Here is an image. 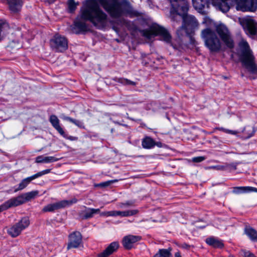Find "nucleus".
Segmentation results:
<instances>
[{
    "label": "nucleus",
    "instance_id": "obj_1",
    "mask_svg": "<svg viewBox=\"0 0 257 257\" xmlns=\"http://www.w3.org/2000/svg\"><path fill=\"white\" fill-rule=\"evenodd\" d=\"M98 2L114 18L122 16L134 18L142 16V13L135 10L128 0H87L81 9V18L88 20L99 29L108 26L112 22L101 10Z\"/></svg>",
    "mask_w": 257,
    "mask_h": 257
},
{
    "label": "nucleus",
    "instance_id": "obj_2",
    "mask_svg": "<svg viewBox=\"0 0 257 257\" xmlns=\"http://www.w3.org/2000/svg\"><path fill=\"white\" fill-rule=\"evenodd\" d=\"M201 37L204 42L205 46L211 52H218L221 50V41L229 49L234 46L230 31L223 24L216 26L215 31L209 28L203 29L201 32Z\"/></svg>",
    "mask_w": 257,
    "mask_h": 257
},
{
    "label": "nucleus",
    "instance_id": "obj_3",
    "mask_svg": "<svg viewBox=\"0 0 257 257\" xmlns=\"http://www.w3.org/2000/svg\"><path fill=\"white\" fill-rule=\"evenodd\" d=\"M188 4V10L186 11H183L182 9V6L183 5L181 4L180 3H177L179 5L178 9L173 8L172 6V10L171 11V13L172 15V19L174 20H178V18H179V20L180 21L181 18L183 19V24L182 26L179 29L177 30V33L178 35H183V34L182 31H184V33L187 35H190L194 29L198 27V23L196 19V18L192 16L186 15V13L188 12L189 10V4L188 2L185 0Z\"/></svg>",
    "mask_w": 257,
    "mask_h": 257
},
{
    "label": "nucleus",
    "instance_id": "obj_4",
    "mask_svg": "<svg viewBox=\"0 0 257 257\" xmlns=\"http://www.w3.org/2000/svg\"><path fill=\"white\" fill-rule=\"evenodd\" d=\"M238 45L240 49L239 59L243 66L252 74L249 76L250 79L257 78V65L255 63L254 57L247 43L244 40H241Z\"/></svg>",
    "mask_w": 257,
    "mask_h": 257
},
{
    "label": "nucleus",
    "instance_id": "obj_5",
    "mask_svg": "<svg viewBox=\"0 0 257 257\" xmlns=\"http://www.w3.org/2000/svg\"><path fill=\"white\" fill-rule=\"evenodd\" d=\"M143 35L148 39L159 35L162 40L170 45L174 49H177L176 46L174 45L172 42V37L170 34L166 29L160 26L154 25L149 30H143Z\"/></svg>",
    "mask_w": 257,
    "mask_h": 257
},
{
    "label": "nucleus",
    "instance_id": "obj_6",
    "mask_svg": "<svg viewBox=\"0 0 257 257\" xmlns=\"http://www.w3.org/2000/svg\"><path fill=\"white\" fill-rule=\"evenodd\" d=\"M30 220L28 217L22 218L18 223L12 225L7 229L8 233L13 237L19 236L22 230L28 227Z\"/></svg>",
    "mask_w": 257,
    "mask_h": 257
},
{
    "label": "nucleus",
    "instance_id": "obj_7",
    "mask_svg": "<svg viewBox=\"0 0 257 257\" xmlns=\"http://www.w3.org/2000/svg\"><path fill=\"white\" fill-rule=\"evenodd\" d=\"M50 46L54 51L63 52L68 48V41L65 37L57 34L50 40Z\"/></svg>",
    "mask_w": 257,
    "mask_h": 257
},
{
    "label": "nucleus",
    "instance_id": "obj_8",
    "mask_svg": "<svg viewBox=\"0 0 257 257\" xmlns=\"http://www.w3.org/2000/svg\"><path fill=\"white\" fill-rule=\"evenodd\" d=\"M77 199L73 198L71 200H63L45 206L42 209L43 212H52L55 210L70 206L77 203Z\"/></svg>",
    "mask_w": 257,
    "mask_h": 257
},
{
    "label": "nucleus",
    "instance_id": "obj_9",
    "mask_svg": "<svg viewBox=\"0 0 257 257\" xmlns=\"http://www.w3.org/2000/svg\"><path fill=\"white\" fill-rule=\"evenodd\" d=\"M240 24L245 32L250 36H254L256 33L257 23L250 17L239 18Z\"/></svg>",
    "mask_w": 257,
    "mask_h": 257
},
{
    "label": "nucleus",
    "instance_id": "obj_10",
    "mask_svg": "<svg viewBox=\"0 0 257 257\" xmlns=\"http://www.w3.org/2000/svg\"><path fill=\"white\" fill-rule=\"evenodd\" d=\"M38 194V191H33L26 193L10 199L14 207L21 205L26 201L34 198Z\"/></svg>",
    "mask_w": 257,
    "mask_h": 257
},
{
    "label": "nucleus",
    "instance_id": "obj_11",
    "mask_svg": "<svg viewBox=\"0 0 257 257\" xmlns=\"http://www.w3.org/2000/svg\"><path fill=\"white\" fill-rule=\"evenodd\" d=\"M82 243V236L81 233L75 231L70 233L68 236V242L67 249L78 248Z\"/></svg>",
    "mask_w": 257,
    "mask_h": 257
},
{
    "label": "nucleus",
    "instance_id": "obj_12",
    "mask_svg": "<svg viewBox=\"0 0 257 257\" xmlns=\"http://www.w3.org/2000/svg\"><path fill=\"white\" fill-rule=\"evenodd\" d=\"M239 0H211V4L216 9L223 13H226L230 9V6L237 4Z\"/></svg>",
    "mask_w": 257,
    "mask_h": 257
},
{
    "label": "nucleus",
    "instance_id": "obj_13",
    "mask_svg": "<svg viewBox=\"0 0 257 257\" xmlns=\"http://www.w3.org/2000/svg\"><path fill=\"white\" fill-rule=\"evenodd\" d=\"M51 172V169H46L42 171L39 172L30 177H28L23 179L21 182L18 184L17 188L15 189L14 192H17L25 189L30 183V182L44 175L49 173Z\"/></svg>",
    "mask_w": 257,
    "mask_h": 257
},
{
    "label": "nucleus",
    "instance_id": "obj_14",
    "mask_svg": "<svg viewBox=\"0 0 257 257\" xmlns=\"http://www.w3.org/2000/svg\"><path fill=\"white\" fill-rule=\"evenodd\" d=\"M236 9L242 12H254L257 9V0H239Z\"/></svg>",
    "mask_w": 257,
    "mask_h": 257
},
{
    "label": "nucleus",
    "instance_id": "obj_15",
    "mask_svg": "<svg viewBox=\"0 0 257 257\" xmlns=\"http://www.w3.org/2000/svg\"><path fill=\"white\" fill-rule=\"evenodd\" d=\"M141 239L142 237L139 235H126L122 239V245L125 249H130L132 248L133 243L141 240Z\"/></svg>",
    "mask_w": 257,
    "mask_h": 257
},
{
    "label": "nucleus",
    "instance_id": "obj_16",
    "mask_svg": "<svg viewBox=\"0 0 257 257\" xmlns=\"http://www.w3.org/2000/svg\"><path fill=\"white\" fill-rule=\"evenodd\" d=\"M50 122L56 130L64 138H66V134L60 125V121L55 115H52L49 118Z\"/></svg>",
    "mask_w": 257,
    "mask_h": 257
},
{
    "label": "nucleus",
    "instance_id": "obj_17",
    "mask_svg": "<svg viewBox=\"0 0 257 257\" xmlns=\"http://www.w3.org/2000/svg\"><path fill=\"white\" fill-rule=\"evenodd\" d=\"M9 8L13 13H16L19 12L22 8V0H7Z\"/></svg>",
    "mask_w": 257,
    "mask_h": 257
},
{
    "label": "nucleus",
    "instance_id": "obj_18",
    "mask_svg": "<svg viewBox=\"0 0 257 257\" xmlns=\"http://www.w3.org/2000/svg\"><path fill=\"white\" fill-rule=\"evenodd\" d=\"M118 247L119 244L117 242H112L102 252L99 254L98 256L108 257L109 255L115 252L118 249Z\"/></svg>",
    "mask_w": 257,
    "mask_h": 257
},
{
    "label": "nucleus",
    "instance_id": "obj_19",
    "mask_svg": "<svg viewBox=\"0 0 257 257\" xmlns=\"http://www.w3.org/2000/svg\"><path fill=\"white\" fill-rule=\"evenodd\" d=\"M85 209L81 213V216L84 219L92 218L94 214L100 213V209H94L85 207Z\"/></svg>",
    "mask_w": 257,
    "mask_h": 257
},
{
    "label": "nucleus",
    "instance_id": "obj_20",
    "mask_svg": "<svg viewBox=\"0 0 257 257\" xmlns=\"http://www.w3.org/2000/svg\"><path fill=\"white\" fill-rule=\"evenodd\" d=\"M194 8L199 11H202L205 7L211 3V0H192Z\"/></svg>",
    "mask_w": 257,
    "mask_h": 257
},
{
    "label": "nucleus",
    "instance_id": "obj_21",
    "mask_svg": "<svg viewBox=\"0 0 257 257\" xmlns=\"http://www.w3.org/2000/svg\"><path fill=\"white\" fill-rule=\"evenodd\" d=\"M251 192H257V188L250 187H235L233 188L232 192L235 194L246 193Z\"/></svg>",
    "mask_w": 257,
    "mask_h": 257
},
{
    "label": "nucleus",
    "instance_id": "obj_22",
    "mask_svg": "<svg viewBox=\"0 0 257 257\" xmlns=\"http://www.w3.org/2000/svg\"><path fill=\"white\" fill-rule=\"evenodd\" d=\"M206 242L208 245L215 248H222L223 246V244L221 241L213 237L206 238Z\"/></svg>",
    "mask_w": 257,
    "mask_h": 257
},
{
    "label": "nucleus",
    "instance_id": "obj_23",
    "mask_svg": "<svg viewBox=\"0 0 257 257\" xmlns=\"http://www.w3.org/2000/svg\"><path fill=\"white\" fill-rule=\"evenodd\" d=\"M58 160V159L53 156L44 157L43 156H39L36 157L35 162L37 163H49L56 162Z\"/></svg>",
    "mask_w": 257,
    "mask_h": 257
},
{
    "label": "nucleus",
    "instance_id": "obj_24",
    "mask_svg": "<svg viewBox=\"0 0 257 257\" xmlns=\"http://www.w3.org/2000/svg\"><path fill=\"white\" fill-rule=\"evenodd\" d=\"M170 3H171V6L173 7V8L178 9L179 5L177 3H180L181 4L183 5L182 6V9L183 11H186L188 10V4L185 0H169Z\"/></svg>",
    "mask_w": 257,
    "mask_h": 257
},
{
    "label": "nucleus",
    "instance_id": "obj_25",
    "mask_svg": "<svg viewBox=\"0 0 257 257\" xmlns=\"http://www.w3.org/2000/svg\"><path fill=\"white\" fill-rule=\"evenodd\" d=\"M142 145L144 148L151 149L155 146L156 144L152 138L147 137L143 139Z\"/></svg>",
    "mask_w": 257,
    "mask_h": 257
},
{
    "label": "nucleus",
    "instance_id": "obj_26",
    "mask_svg": "<svg viewBox=\"0 0 257 257\" xmlns=\"http://www.w3.org/2000/svg\"><path fill=\"white\" fill-rule=\"evenodd\" d=\"M61 118L64 120L69 121L74 123L75 125H76L79 128H84V125L83 124V123L80 120L73 119L69 116H66L64 114H62L61 115Z\"/></svg>",
    "mask_w": 257,
    "mask_h": 257
},
{
    "label": "nucleus",
    "instance_id": "obj_27",
    "mask_svg": "<svg viewBox=\"0 0 257 257\" xmlns=\"http://www.w3.org/2000/svg\"><path fill=\"white\" fill-rule=\"evenodd\" d=\"M245 233L251 240H257V231L250 227H246L244 229Z\"/></svg>",
    "mask_w": 257,
    "mask_h": 257
},
{
    "label": "nucleus",
    "instance_id": "obj_28",
    "mask_svg": "<svg viewBox=\"0 0 257 257\" xmlns=\"http://www.w3.org/2000/svg\"><path fill=\"white\" fill-rule=\"evenodd\" d=\"M138 213V210L136 209L126 210V211H117V216L121 217H128L133 216Z\"/></svg>",
    "mask_w": 257,
    "mask_h": 257
},
{
    "label": "nucleus",
    "instance_id": "obj_29",
    "mask_svg": "<svg viewBox=\"0 0 257 257\" xmlns=\"http://www.w3.org/2000/svg\"><path fill=\"white\" fill-rule=\"evenodd\" d=\"M115 81L120 83L123 85H130L135 86L136 85L135 82L132 81L124 78H117L115 77L113 79Z\"/></svg>",
    "mask_w": 257,
    "mask_h": 257
},
{
    "label": "nucleus",
    "instance_id": "obj_30",
    "mask_svg": "<svg viewBox=\"0 0 257 257\" xmlns=\"http://www.w3.org/2000/svg\"><path fill=\"white\" fill-rule=\"evenodd\" d=\"M75 26L82 31H86L88 30V26L86 24L80 21L75 22Z\"/></svg>",
    "mask_w": 257,
    "mask_h": 257
},
{
    "label": "nucleus",
    "instance_id": "obj_31",
    "mask_svg": "<svg viewBox=\"0 0 257 257\" xmlns=\"http://www.w3.org/2000/svg\"><path fill=\"white\" fill-rule=\"evenodd\" d=\"M78 5V3H75L74 0H68L67 5H68V10L70 13L73 12L76 8L77 6Z\"/></svg>",
    "mask_w": 257,
    "mask_h": 257
},
{
    "label": "nucleus",
    "instance_id": "obj_32",
    "mask_svg": "<svg viewBox=\"0 0 257 257\" xmlns=\"http://www.w3.org/2000/svg\"><path fill=\"white\" fill-rule=\"evenodd\" d=\"M13 207L14 206L11 200L9 199L0 205V213L3 211L6 210L9 208Z\"/></svg>",
    "mask_w": 257,
    "mask_h": 257
},
{
    "label": "nucleus",
    "instance_id": "obj_33",
    "mask_svg": "<svg viewBox=\"0 0 257 257\" xmlns=\"http://www.w3.org/2000/svg\"><path fill=\"white\" fill-rule=\"evenodd\" d=\"M172 249L169 248L168 249H160L159 252L160 254V257H171V251Z\"/></svg>",
    "mask_w": 257,
    "mask_h": 257
},
{
    "label": "nucleus",
    "instance_id": "obj_34",
    "mask_svg": "<svg viewBox=\"0 0 257 257\" xmlns=\"http://www.w3.org/2000/svg\"><path fill=\"white\" fill-rule=\"evenodd\" d=\"M118 181V180H116V179H115V180H110V181H106L105 182H103V183H100L98 186H101V187H106L109 185H110L111 184L113 183H115V182H116Z\"/></svg>",
    "mask_w": 257,
    "mask_h": 257
},
{
    "label": "nucleus",
    "instance_id": "obj_35",
    "mask_svg": "<svg viewBox=\"0 0 257 257\" xmlns=\"http://www.w3.org/2000/svg\"><path fill=\"white\" fill-rule=\"evenodd\" d=\"M205 159L204 157L199 156L197 157H194L192 158V161L195 163H199L204 161Z\"/></svg>",
    "mask_w": 257,
    "mask_h": 257
},
{
    "label": "nucleus",
    "instance_id": "obj_36",
    "mask_svg": "<svg viewBox=\"0 0 257 257\" xmlns=\"http://www.w3.org/2000/svg\"><path fill=\"white\" fill-rule=\"evenodd\" d=\"M134 203L132 201H127L125 203H122L120 207L121 208L129 207L133 205Z\"/></svg>",
    "mask_w": 257,
    "mask_h": 257
},
{
    "label": "nucleus",
    "instance_id": "obj_37",
    "mask_svg": "<svg viewBox=\"0 0 257 257\" xmlns=\"http://www.w3.org/2000/svg\"><path fill=\"white\" fill-rule=\"evenodd\" d=\"M244 257H256L253 253L250 252L249 251H244Z\"/></svg>",
    "mask_w": 257,
    "mask_h": 257
},
{
    "label": "nucleus",
    "instance_id": "obj_38",
    "mask_svg": "<svg viewBox=\"0 0 257 257\" xmlns=\"http://www.w3.org/2000/svg\"><path fill=\"white\" fill-rule=\"evenodd\" d=\"M226 133L229 134L236 135H237L238 133V132L236 131H232V130H228L227 129V130L226 131Z\"/></svg>",
    "mask_w": 257,
    "mask_h": 257
},
{
    "label": "nucleus",
    "instance_id": "obj_39",
    "mask_svg": "<svg viewBox=\"0 0 257 257\" xmlns=\"http://www.w3.org/2000/svg\"><path fill=\"white\" fill-rule=\"evenodd\" d=\"M109 216H117V211H109Z\"/></svg>",
    "mask_w": 257,
    "mask_h": 257
},
{
    "label": "nucleus",
    "instance_id": "obj_40",
    "mask_svg": "<svg viewBox=\"0 0 257 257\" xmlns=\"http://www.w3.org/2000/svg\"><path fill=\"white\" fill-rule=\"evenodd\" d=\"M254 134V132L252 131L251 133H250V134H247V136H245L244 137H243V138L244 139H249L250 138V137H251Z\"/></svg>",
    "mask_w": 257,
    "mask_h": 257
},
{
    "label": "nucleus",
    "instance_id": "obj_41",
    "mask_svg": "<svg viewBox=\"0 0 257 257\" xmlns=\"http://www.w3.org/2000/svg\"><path fill=\"white\" fill-rule=\"evenodd\" d=\"M66 138L68 139V140H70L71 141H76V140H77V137H73V136L68 137L67 135H66Z\"/></svg>",
    "mask_w": 257,
    "mask_h": 257
},
{
    "label": "nucleus",
    "instance_id": "obj_42",
    "mask_svg": "<svg viewBox=\"0 0 257 257\" xmlns=\"http://www.w3.org/2000/svg\"><path fill=\"white\" fill-rule=\"evenodd\" d=\"M109 211H105V212H101L100 213V216H109Z\"/></svg>",
    "mask_w": 257,
    "mask_h": 257
},
{
    "label": "nucleus",
    "instance_id": "obj_43",
    "mask_svg": "<svg viewBox=\"0 0 257 257\" xmlns=\"http://www.w3.org/2000/svg\"><path fill=\"white\" fill-rule=\"evenodd\" d=\"M190 43L193 44V45H195V40L194 39V38H193L192 37L190 36Z\"/></svg>",
    "mask_w": 257,
    "mask_h": 257
},
{
    "label": "nucleus",
    "instance_id": "obj_44",
    "mask_svg": "<svg viewBox=\"0 0 257 257\" xmlns=\"http://www.w3.org/2000/svg\"><path fill=\"white\" fill-rule=\"evenodd\" d=\"M182 247L184 248H188L189 247V245L186 243H184L182 244Z\"/></svg>",
    "mask_w": 257,
    "mask_h": 257
},
{
    "label": "nucleus",
    "instance_id": "obj_45",
    "mask_svg": "<svg viewBox=\"0 0 257 257\" xmlns=\"http://www.w3.org/2000/svg\"><path fill=\"white\" fill-rule=\"evenodd\" d=\"M217 129H218V130H220V131H223V132H225V133H226V131H227V129L224 128H223V127H218V128H217Z\"/></svg>",
    "mask_w": 257,
    "mask_h": 257
},
{
    "label": "nucleus",
    "instance_id": "obj_46",
    "mask_svg": "<svg viewBox=\"0 0 257 257\" xmlns=\"http://www.w3.org/2000/svg\"><path fill=\"white\" fill-rule=\"evenodd\" d=\"M175 257H181L180 253L178 251L175 253Z\"/></svg>",
    "mask_w": 257,
    "mask_h": 257
},
{
    "label": "nucleus",
    "instance_id": "obj_47",
    "mask_svg": "<svg viewBox=\"0 0 257 257\" xmlns=\"http://www.w3.org/2000/svg\"><path fill=\"white\" fill-rule=\"evenodd\" d=\"M153 257H160V254L159 252L158 251Z\"/></svg>",
    "mask_w": 257,
    "mask_h": 257
},
{
    "label": "nucleus",
    "instance_id": "obj_48",
    "mask_svg": "<svg viewBox=\"0 0 257 257\" xmlns=\"http://www.w3.org/2000/svg\"><path fill=\"white\" fill-rule=\"evenodd\" d=\"M155 146H157L158 147H161V143L160 142H158V143H155Z\"/></svg>",
    "mask_w": 257,
    "mask_h": 257
},
{
    "label": "nucleus",
    "instance_id": "obj_49",
    "mask_svg": "<svg viewBox=\"0 0 257 257\" xmlns=\"http://www.w3.org/2000/svg\"><path fill=\"white\" fill-rule=\"evenodd\" d=\"M214 167L215 168L216 167ZM216 167L217 168V169L218 170L222 169L223 168V167H222V166H218Z\"/></svg>",
    "mask_w": 257,
    "mask_h": 257
},
{
    "label": "nucleus",
    "instance_id": "obj_50",
    "mask_svg": "<svg viewBox=\"0 0 257 257\" xmlns=\"http://www.w3.org/2000/svg\"><path fill=\"white\" fill-rule=\"evenodd\" d=\"M245 128L244 127L243 130L242 131V133H244L245 132Z\"/></svg>",
    "mask_w": 257,
    "mask_h": 257
},
{
    "label": "nucleus",
    "instance_id": "obj_51",
    "mask_svg": "<svg viewBox=\"0 0 257 257\" xmlns=\"http://www.w3.org/2000/svg\"><path fill=\"white\" fill-rule=\"evenodd\" d=\"M113 29L115 30L114 27H113Z\"/></svg>",
    "mask_w": 257,
    "mask_h": 257
}]
</instances>
